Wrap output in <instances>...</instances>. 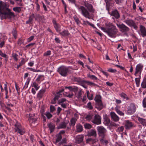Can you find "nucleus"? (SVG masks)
<instances>
[{
    "label": "nucleus",
    "instance_id": "obj_41",
    "mask_svg": "<svg viewBox=\"0 0 146 146\" xmlns=\"http://www.w3.org/2000/svg\"><path fill=\"white\" fill-rule=\"evenodd\" d=\"M13 10L17 13H20L21 10V8L19 7H14L13 8Z\"/></svg>",
    "mask_w": 146,
    "mask_h": 146
},
{
    "label": "nucleus",
    "instance_id": "obj_51",
    "mask_svg": "<svg viewBox=\"0 0 146 146\" xmlns=\"http://www.w3.org/2000/svg\"><path fill=\"white\" fill-rule=\"evenodd\" d=\"M66 101V100L65 98H62L60 100H58V104L62 103Z\"/></svg>",
    "mask_w": 146,
    "mask_h": 146
},
{
    "label": "nucleus",
    "instance_id": "obj_34",
    "mask_svg": "<svg viewBox=\"0 0 146 146\" xmlns=\"http://www.w3.org/2000/svg\"><path fill=\"white\" fill-rule=\"evenodd\" d=\"M74 79L75 81L79 82L80 84H82L84 83V82L83 81H85V80H82L79 78L75 77Z\"/></svg>",
    "mask_w": 146,
    "mask_h": 146
},
{
    "label": "nucleus",
    "instance_id": "obj_60",
    "mask_svg": "<svg viewBox=\"0 0 146 146\" xmlns=\"http://www.w3.org/2000/svg\"><path fill=\"white\" fill-rule=\"evenodd\" d=\"M50 111L51 112H53V111L55 110V107L53 106H50Z\"/></svg>",
    "mask_w": 146,
    "mask_h": 146
},
{
    "label": "nucleus",
    "instance_id": "obj_63",
    "mask_svg": "<svg viewBox=\"0 0 146 146\" xmlns=\"http://www.w3.org/2000/svg\"><path fill=\"white\" fill-rule=\"evenodd\" d=\"M84 24H86V23H88L89 25H90L92 26V27H94V25L93 24H92L89 23L88 21H83Z\"/></svg>",
    "mask_w": 146,
    "mask_h": 146
},
{
    "label": "nucleus",
    "instance_id": "obj_16",
    "mask_svg": "<svg viewBox=\"0 0 146 146\" xmlns=\"http://www.w3.org/2000/svg\"><path fill=\"white\" fill-rule=\"evenodd\" d=\"M110 115L111 118L113 121L117 122L119 121V117L114 112H111Z\"/></svg>",
    "mask_w": 146,
    "mask_h": 146
},
{
    "label": "nucleus",
    "instance_id": "obj_12",
    "mask_svg": "<svg viewBox=\"0 0 146 146\" xmlns=\"http://www.w3.org/2000/svg\"><path fill=\"white\" fill-rule=\"evenodd\" d=\"M110 15L111 16H114L116 19H118L120 17L119 14L117 9H115L112 11Z\"/></svg>",
    "mask_w": 146,
    "mask_h": 146
},
{
    "label": "nucleus",
    "instance_id": "obj_10",
    "mask_svg": "<svg viewBox=\"0 0 146 146\" xmlns=\"http://www.w3.org/2000/svg\"><path fill=\"white\" fill-rule=\"evenodd\" d=\"M94 118L92 119V122L94 123L97 125H99L101 123V117L100 116L96 114L94 117Z\"/></svg>",
    "mask_w": 146,
    "mask_h": 146
},
{
    "label": "nucleus",
    "instance_id": "obj_6",
    "mask_svg": "<svg viewBox=\"0 0 146 146\" xmlns=\"http://www.w3.org/2000/svg\"><path fill=\"white\" fill-rule=\"evenodd\" d=\"M15 126V132L19 133L21 135H22L25 133V131L24 128L19 123L16 122Z\"/></svg>",
    "mask_w": 146,
    "mask_h": 146
},
{
    "label": "nucleus",
    "instance_id": "obj_36",
    "mask_svg": "<svg viewBox=\"0 0 146 146\" xmlns=\"http://www.w3.org/2000/svg\"><path fill=\"white\" fill-rule=\"evenodd\" d=\"M104 123L106 125H108L110 124V120L109 118L108 117H106L104 119Z\"/></svg>",
    "mask_w": 146,
    "mask_h": 146
},
{
    "label": "nucleus",
    "instance_id": "obj_42",
    "mask_svg": "<svg viewBox=\"0 0 146 146\" xmlns=\"http://www.w3.org/2000/svg\"><path fill=\"white\" fill-rule=\"evenodd\" d=\"M101 96H96L95 98V100L96 101V103L99 102H101Z\"/></svg>",
    "mask_w": 146,
    "mask_h": 146
},
{
    "label": "nucleus",
    "instance_id": "obj_44",
    "mask_svg": "<svg viewBox=\"0 0 146 146\" xmlns=\"http://www.w3.org/2000/svg\"><path fill=\"white\" fill-rule=\"evenodd\" d=\"M84 127L86 129H90L92 127V125L89 123H85L84 124Z\"/></svg>",
    "mask_w": 146,
    "mask_h": 146
},
{
    "label": "nucleus",
    "instance_id": "obj_32",
    "mask_svg": "<svg viewBox=\"0 0 146 146\" xmlns=\"http://www.w3.org/2000/svg\"><path fill=\"white\" fill-rule=\"evenodd\" d=\"M86 141L87 143H93L96 142V139L91 138H88L86 139Z\"/></svg>",
    "mask_w": 146,
    "mask_h": 146
},
{
    "label": "nucleus",
    "instance_id": "obj_40",
    "mask_svg": "<svg viewBox=\"0 0 146 146\" xmlns=\"http://www.w3.org/2000/svg\"><path fill=\"white\" fill-rule=\"evenodd\" d=\"M33 86L34 87L36 90H37L39 88L40 86L36 82H34L33 84Z\"/></svg>",
    "mask_w": 146,
    "mask_h": 146
},
{
    "label": "nucleus",
    "instance_id": "obj_29",
    "mask_svg": "<svg viewBox=\"0 0 146 146\" xmlns=\"http://www.w3.org/2000/svg\"><path fill=\"white\" fill-rule=\"evenodd\" d=\"M76 131L77 132H81L83 130L82 125L80 124H78L76 125Z\"/></svg>",
    "mask_w": 146,
    "mask_h": 146
},
{
    "label": "nucleus",
    "instance_id": "obj_39",
    "mask_svg": "<svg viewBox=\"0 0 146 146\" xmlns=\"http://www.w3.org/2000/svg\"><path fill=\"white\" fill-rule=\"evenodd\" d=\"M44 76L43 75H39L36 79V81L39 82L40 81H42L44 80Z\"/></svg>",
    "mask_w": 146,
    "mask_h": 146
},
{
    "label": "nucleus",
    "instance_id": "obj_20",
    "mask_svg": "<svg viewBox=\"0 0 146 146\" xmlns=\"http://www.w3.org/2000/svg\"><path fill=\"white\" fill-rule=\"evenodd\" d=\"M101 138L100 139V142L101 144L106 145L108 143V141L105 139V137H100Z\"/></svg>",
    "mask_w": 146,
    "mask_h": 146
},
{
    "label": "nucleus",
    "instance_id": "obj_21",
    "mask_svg": "<svg viewBox=\"0 0 146 146\" xmlns=\"http://www.w3.org/2000/svg\"><path fill=\"white\" fill-rule=\"evenodd\" d=\"M35 17V15L33 13L29 17V19L26 21V24H31L32 23L33 19Z\"/></svg>",
    "mask_w": 146,
    "mask_h": 146
},
{
    "label": "nucleus",
    "instance_id": "obj_49",
    "mask_svg": "<svg viewBox=\"0 0 146 146\" xmlns=\"http://www.w3.org/2000/svg\"><path fill=\"white\" fill-rule=\"evenodd\" d=\"M115 110L117 112L118 114L121 115L123 116L124 115V113L121 111H120L118 109H115Z\"/></svg>",
    "mask_w": 146,
    "mask_h": 146
},
{
    "label": "nucleus",
    "instance_id": "obj_38",
    "mask_svg": "<svg viewBox=\"0 0 146 146\" xmlns=\"http://www.w3.org/2000/svg\"><path fill=\"white\" fill-rule=\"evenodd\" d=\"M76 121V119L75 118H72L70 120L71 125L74 126L75 125Z\"/></svg>",
    "mask_w": 146,
    "mask_h": 146
},
{
    "label": "nucleus",
    "instance_id": "obj_57",
    "mask_svg": "<svg viewBox=\"0 0 146 146\" xmlns=\"http://www.w3.org/2000/svg\"><path fill=\"white\" fill-rule=\"evenodd\" d=\"M124 129V127L123 126H121L120 127H118L117 130L119 132H122Z\"/></svg>",
    "mask_w": 146,
    "mask_h": 146
},
{
    "label": "nucleus",
    "instance_id": "obj_46",
    "mask_svg": "<svg viewBox=\"0 0 146 146\" xmlns=\"http://www.w3.org/2000/svg\"><path fill=\"white\" fill-rule=\"evenodd\" d=\"M18 55L16 53H13L12 54V57L13 59L15 61H17L18 60Z\"/></svg>",
    "mask_w": 146,
    "mask_h": 146
},
{
    "label": "nucleus",
    "instance_id": "obj_31",
    "mask_svg": "<svg viewBox=\"0 0 146 146\" xmlns=\"http://www.w3.org/2000/svg\"><path fill=\"white\" fill-rule=\"evenodd\" d=\"M56 142L57 143L60 142L62 139V137L61 135L60 134H58L56 135Z\"/></svg>",
    "mask_w": 146,
    "mask_h": 146
},
{
    "label": "nucleus",
    "instance_id": "obj_23",
    "mask_svg": "<svg viewBox=\"0 0 146 146\" xmlns=\"http://www.w3.org/2000/svg\"><path fill=\"white\" fill-rule=\"evenodd\" d=\"M29 119L30 121H32V122H35L37 120V117L35 116V114H31L29 115Z\"/></svg>",
    "mask_w": 146,
    "mask_h": 146
},
{
    "label": "nucleus",
    "instance_id": "obj_47",
    "mask_svg": "<svg viewBox=\"0 0 146 146\" xmlns=\"http://www.w3.org/2000/svg\"><path fill=\"white\" fill-rule=\"evenodd\" d=\"M45 115L46 116L48 119H50L52 116V115L49 112H47L45 114Z\"/></svg>",
    "mask_w": 146,
    "mask_h": 146
},
{
    "label": "nucleus",
    "instance_id": "obj_2",
    "mask_svg": "<svg viewBox=\"0 0 146 146\" xmlns=\"http://www.w3.org/2000/svg\"><path fill=\"white\" fill-rule=\"evenodd\" d=\"M84 5L86 7L80 6L78 7V9L81 12L82 15L86 18L89 19L90 18V12L94 13V9H93L92 5L90 4L88 1H84Z\"/></svg>",
    "mask_w": 146,
    "mask_h": 146
},
{
    "label": "nucleus",
    "instance_id": "obj_11",
    "mask_svg": "<svg viewBox=\"0 0 146 146\" xmlns=\"http://www.w3.org/2000/svg\"><path fill=\"white\" fill-rule=\"evenodd\" d=\"M143 67V66L141 64H137L135 68V72L134 74V75L135 76L136 75V74H140L142 71V69Z\"/></svg>",
    "mask_w": 146,
    "mask_h": 146
},
{
    "label": "nucleus",
    "instance_id": "obj_15",
    "mask_svg": "<svg viewBox=\"0 0 146 146\" xmlns=\"http://www.w3.org/2000/svg\"><path fill=\"white\" fill-rule=\"evenodd\" d=\"M83 93V92L82 89L79 90V91L75 93V96L77 97L79 100H80L82 99V95Z\"/></svg>",
    "mask_w": 146,
    "mask_h": 146
},
{
    "label": "nucleus",
    "instance_id": "obj_59",
    "mask_svg": "<svg viewBox=\"0 0 146 146\" xmlns=\"http://www.w3.org/2000/svg\"><path fill=\"white\" fill-rule=\"evenodd\" d=\"M143 106L144 108L146 107V98H144L143 102Z\"/></svg>",
    "mask_w": 146,
    "mask_h": 146
},
{
    "label": "nucleus",
    "instance_id": "obj_8",
    "mask_svg": "<svg viewBox=\"0 0 146 146\" xmlns=\"http://www.w3.org/2000/svg\"><path fill=\"white\" fill-rule=\"evenodd\" d=\"M124 125L125 128L127 130H130L135 127L134 124L129 120L125 121Z\"/></svg>",
    "mask_w": 146,
    "mask_h": 146
},
{
    "label": "nucleus",
    "instance_id": "obj_18",
    "mask_svg": "<svg viewBox=\"0 0 146 146\" xmlns=\"http://www.w3.org/2000/svg\"><path fill=\"white\" fill-rule=\"evenodd\" d=\"M62 95L61 94L57 92L55 96L54 99L52 101V104H55L57 100H58V98H60L62 97Z\"/></svg>",
    "mask_w": 146,
    "mask_h": 146
},
{
    "label": "nucleus",
    "instance_id": "obj_1",
    "mask_svg": "<svg viewBox=\"0 0 146 146\" xmlns=\"http://www.w3.org/2000/svg\"><path fill=\"white\" fill-rule=\"evenodd\" d=\"M0 17L5 19H10L15 17L14 13L7 7L6 3L0 1Z\"/></svg>",
    "mask_w": 146,
    "mask_h": 146
},
{
    "label": "nucleus",
    "instance_id": "obj_62",
    "mask_svg": "<svg viewBox=\"0 0 146 146\" xmlns=\"http://www.w3.org/2000/svg\"><path fill=\"white\" fill-rule=\"evenodd\" d=\"M29 82V81L25 83V85L23 88V89H26L28 87Z\"/></svg>",
    "mask_w": 146,
    "mask_h": 146
},
{
    "label": "nucleus",
    "instance_id": "obj_33",
    "mask_svg": "<svg viewBox=\"0 0 146 146\" xmlns=\"http://www.w3.org/2000/svg\"><path fill=\"white\" fill-rule=\"evenodd\" d=\"M83 81L84 82V83H86L89 86H96V85L94 83L89 81L85 80V81Z\"/></svg>",
    "mask_w": 146,
    "mask_h": 146
},
{
    "label": "nucleus",
    "instance_id": "obj_64",
    "mask_svg": "<svg viewBox=\"0 0 146 146\" xmlns=\"http://www.w3.org/2000/svg\"><path fill=\"white\" fill-rule=\"evenodd\" d=\"M51 54V51L50 50H48L45 52L44 54V56H49L50 54Z\"/></svg>",
    "mask_w": 146,
    "mask_h": 146
},
{
    "label": "nucleus",
    "instance_id": "obj_7",
    "mask_svg": "<svg viewBox=\"0 0 146 146\" xmlns=\"http://www.w3.org/2000/svg\"><path fill=\"white\" fill-rule=\"evenodd\" d=\"M136 110V108L135 105L132 103H131L128 108L127 113L129 114H133Z\"/></svg>",
    "mask_w": 146,
    "mask_h": 146
},
{
    "label": "nucleus",
    "instance_id": "obj_54",
    "mask_svg": "<svg viewBox=\"0 0 146 146\" xmlns=\"http://www.w3.org/2000/svg\"><path fill=\"white\" fill-rule=\"evenodd\" d=\"M78 88L77 87L74 86L72 91L74 92L75 93H76L78 91Z\"/></svg>",
    "mask_w": 146,
    "mask_h": 146
},
{
    "label": "nucleus",
    "instance_id": "obj_26",
    "mask_svg": "<svg viewBox=\"0 0 146 146\" xmlns=\"http://www.w3.org/2000/svg\"><path fill=\"white\" fill-rule=\"evenodd\" d=\"M67 124V123H66L64 121L62 122L58 126V128H65L66 127Z\"/></svg>",
    "mask_w": 146,
    "mask_h": 146
},
{
    "label": "nucleus",
    "instance_id": "obj_27",
    "mask_svg": "<svg viewBox=\"0 0 146 146\" xmlns=\"http://www.w3.org/2000/svg\"><path fill=\"white\" fill-rule=\"evenodd\" d=\"M94 117V115L92 114H88L85 117V118L88 121H91L92 120V118Z\"/></svg>",
    "mask_w": 146,
    "mask_h": 146
},
{
    "label": "nucleus",
    "instance_id": "obj_19",
    "mask_svg": "<svg viewBox=\"0 0 146 146\" xmlns=\"http://www.w3.org/2000/svg\"><path fill=\"white\" fill-rule=\"evenodd\" d=\"M104 107L102 101L96 103V108L99 110H101Z\"/></svg>",
    "mask_w": 146,
    "mask_h": 146
},
{
    "label": "nucleus",
    "instance_id": "obj_50",
    "mask_svg": "<svg viewBox=\"0 0 146 146\" xmlns=\"http://www.w3.org/2000/svg\"><path fill=\"white\" fill-rule=\"evenodd\" d=\"M87 107L89 110H92L93 107L92 106L91 103L90 102H89L87 104Z\"/></svg>",
    "mask_w": 146,
    "mask_h": 146
},
{
    "label": "nucleus",
    "instance_id": "obj_25",
    "mask_svg": "<svg viewBox=\"0 0 146 146\" xmlns=\"http://www.w3.org/2000/svg\"><path fill=\"white\" fill-rule=\"evenodd\" d=\"M138 120L143 126H146V119L138 117Z\"/></svg>",
    "mask_w": 146,
    "mask_h": 146
},
{
    "label": "nucleus",
    "instance_id": "obj_43",
    "mask_svg": "<svg viewBox=\"0 0 146 146\" xmlns=\"http://www.w3.org/2000/svg\"><path fill=\"white\" fill-rule=\"evenodd\" d=\"M60 33L63 36L68 35L69 34L68 31L65 30Z\"/></svg>",
    "mask_w": 146,
    "mask_h": 146
},
{
    "label": "nucleus",
    "instance_id": "obj_58",
    "mask_svg": "<svg viewBox=\"0 0 146 146\" xmlns=\"http://www.w3.org/2000/svg\"><path fill=\"white\" fill-rule=\"evenodd\" d=\"M15 84L16 89L17 92V93H19V91L20 90V88L19 86L17 84L16 82H15Z\"/></svg>",
    "mask_w": 146,
    "mask_h": 146
},
{
    "label": "nucleus",
    "instance_id": "obj_4",
    "mask_svg": "<svg viewBox=\"0 0 146 146\" xmlns=\"http://www.w3.org/2000/svg\"><path fill=\"white\" fill-rule=\"evenodd\" d=\"M57 71L62 76L65 77L67 75L68 69L66 67L62 66L58 69Z\"/></svg>",
    "mask_w": 146,
    "mask_h": 146
},
{
    "label": "nucleus",
    "instance_id": "obj_28",
    "mask_svg": "<svg viewBox=\"0 0 146 146\" xmlns=\"http://www.w3.org/2000/svg\"><path fill=\"white\" fill-rule=\"evenodd\" d=\"M48 127L50 130V133H52L54 131L55 128L54 125L52 123H50L48 124Z\"/></svg>",
    "mask_w": 146,
    "mask_h": 146
},
{
    "label": "nucleus",
    "instance_id": "obj_35",
    "mask_svg": "<svg viewBox=\"0 0 146 146\" xmlns=\"http://www.w3.org/2000/svg\"><path fill=\"white\" fill-rule=\"evenodd\" d=\"M87 77L93 80H97L98 78L95 76L93 75H91L90 74H88L87 75Z\"/></svg>",
    "mask_w": 146,
    "mask_h": 146
},
{
    "label": "nucleus",
    "instance_id": "obj_3",
    "mask_svg": "<svg viewBox=\"0 0 146 146\" xmlns=\"http://www.w3.org/2000/svg\"><path fill=\"white\" fill-rule=\"evenodd\" d=\"M105 25L108 27V35L112 38H115L118 31L115 26L112 23L108 22L105 23Z\"/></svg>",
    "mask_w": 146,
    "mask_h": 146
},
{
    "label": "nucleus",
    "instance_id": "obj_52",
    "mask_svg": "<svg viewBox=\"0 0 146 146\" xmlns=\"http://www.w3.org/2000/svg\"><path fill=\"white\" fill-rule=\"evenodd\" d=\"M12 33L14 38L16 39L17 37V32L15 29H13V31L12 32Z\"/></svg>",
    "mask_w": 146,
    "mask_h": 146
},
{
    "label": "nucleus",
    "instance_id": "obj_45",
    "mask_svg": "<svg viewBox=\"0 0 146 146\" xmlns=\"http://www.w3.org/2000/svg\"><path fill=\"white\" fill-rule=\"evenodd\" d=\"M54 27L57 32H60V30L59 29L60 28V26L59 24H57L56 25H54Z\"/></svg>",
    "mask_w": 146,
    "mask_h": 146
},
{
    "label": "nucleus",
    "instance_id": "obj_56",
    "mask_svg": "<svg viewBox=\"0 0 146 146\" xmlns=\"http://www.w3.org/2000/svg\"><path fill=\"white\" fill-rule=\"evenodd\" d=\"M108 71L111 72L115 73L117 72V70L115 69H113L111 68H110L108 70Z\"/></svg>",
    "mask_w": 146,
    "mask_h": 146
},
{
    "label": "nucleus",
    "instance_id": "obj_53",
    "mask_svg": "<svg viewBox=\"0 0 146 146\" xmlns=\"http://www.w3.org/2000/svg\"><path fill=\"white\" fill-rule=\"evenodd\" d=\"M141 87L143 88H146V81L144 80L141 84Z\"/></svg>",
    "mask_w": 146,
    "mask_h": 146
},
{
    "label": "nucleus",
    "instance_id": "obj_48",
    "mask_svg": "<svg viewBox=\"0 0 146 146\" xmlns=\"http://www.w3.org/2000/svg\"><path fill=\"white\" fill-rule=\"evenodd\" d=\"M64 95L68 97L69 98H72L74 95L73 93L72 92L70 94H68L67 93H64Z\"/></svg>",
    "mask_w": 146,
    "mask_h": 146
},
{
    "label": "nucleus",
    "instance_id": "obj_17",
    "mask_svg": "<svg viewBox=\"0 0 146 146\" xmlns=\"http://www.w3.org/2000/svg\"><path fill=\"white\" fill-rule=\"evenodd\" d=\"M87 135L88 137L93 136L96 137L97 136L96 131L95 129H92L88 132Z\"/></svg>",
    "mask_w": 146,
    "mask_h": 146
},
{
    "label": "nucleus",
    "instance_id": "obj_55",
    "mask_svg": "<svg viewBox=\"0 0 146 146\" xmlns=\"http://www.w3.org/2000/svg\"><path fill=\"white\" fill-rule=\"evenodd\" d=\"M135 80L136 82V84L137 86H139V84L140 79L139 78H136L135 79Z\"/></svg>",
    "mask_w": 146,
    "mask_h": 146
},
{
    "label": "nucleus",
    "instance_id": "obj_61",
    "mask_svg": "<svg viewBox=\"0 0 146 146\" xmlns=\"http://www.w3.org/2000/svg\"><path fill=\"white\" fill-rule=\"evenodd\" d=\"M74 86H66L65 87V89H69L70 91H72V89H73Z\"/></svg>",
    "mask_w": 146,
    "mask_h": 146
},
{
    "label": "nucleus",
    "instance_id": "obj_37",
    "mask_svg": "<svg viewBox=\"0 0 146 146\" xmlns=\"http://www.w3.org/2000/svg\"><path fill=\"white\" fill-rule=\"evenodd\" d=\"M120 96L121 97L123 98L124 99H126L127 100H129V99L126 94L124 93H122L120 94Z\"/></svg>",
    "mask_w": 146,
    "mask_h": 146
},
{
    "label": "nucleus",
    "instance_id": "obj_14",
    "mask_svg": "<svg viewBox=\"0 0 146 146\" xmlns=\"http://www.w3.org/2000/svg\"><path fill=\"white\" fill-rule=\"evenodd\" d=\"M140 31L141 35L143 37L146 36V29L145 27L141 25L140 26Z\"/></svg>",
    "mask_w": 146,
    "mask_h": 146
},
{
    "label": "nucleus",
    "instance_id": "obj_22",
    "mask_svg": "<svg viewBox=\"0 0 146 146\" xmlns=\"http://www.w3.org/2000/svg\"><path fill=\"white\" fill-rule=\"evenodd\" d=\"M45 91L46 90L44 89H42L40 90L37 94V97L39 99L41 98Z\"/></svg>",
    "mask_w": 146,
    "mask_h": 146
},
{
    "label": "nucleus",
    "instance_id": "obj_13",
    "mask_svg": "<svg viewBox=\"0 0 146 146\" xmlns=\"http://www.w3.org/2000/svg\"><path fill=\"white\" fill-rule=\"evenodd\" d=\"M84 136L83 135H79L76 136V142L80 143L82 142L83 140Z\"/></svg>",
    "mask_w": 146,
    "mask_h": 146
},
{
    "label": "nucleus",
    "instance_id": "obj_9",
    "mask_svg": "<svg viewBox=\"0 0 146 146\" xmlns=\"http://www.w3.org/2000/svg\"><path fill=\"white\" fill-rule=\"evenodd\" d=\"M117 25L119 28L120 31L122 33L127 32L129 30V28L123 24H117Z\"/></svg>",
    "mask_w": 146,
    "mask_h": 146
},
{
    "label": "nucleus",
    "instance_id": "obj_5",
    "mask_svg": "<svg viewBox=\"0 0 146 146\" xmlns=\"http://www.w3.org/2000/svg\"><path fill=\"white\" fill-rule=\"evenodd\" d=\"M98 134L100 137H105L106 136L107 130L103 127L99 126L97 127Z\"/></svg>",
    "mask_w": 146,
    "mask_h": 146
},
{
    "label": "nucleus",
    "instance_id": "obj_30",
    "mask_svg": "<svg viewBox=\"0 0 146 146\" xmlns=\"http://www.w3.org/2000/svg\"><path fill=\"white\" fill-rule=\"evenodd\" d=\"M125 22L130 26H131L135 23L133 20L131 19L126 20L125 21Z\"/></svg>",
    "mask_w": 146,
    "mask_h": 146
},
{
    "label": "nucleus",
    "instance_id": "obj_24",
    "mask_svg": "<svg viewBox=\"0 0 146 146\" xmlns=\"http://www.w3.org/2000/svg\"><path fill=\"white\" fill-rule=\"evenodd\" d=\"M35 20L38 19L40 21L43 22L44 21V17L43 15L41 16L39 14H36L35 16Z\"/></svg>",
    "mask_w": 146,
    "mask_h": 146
}]
</instances>
